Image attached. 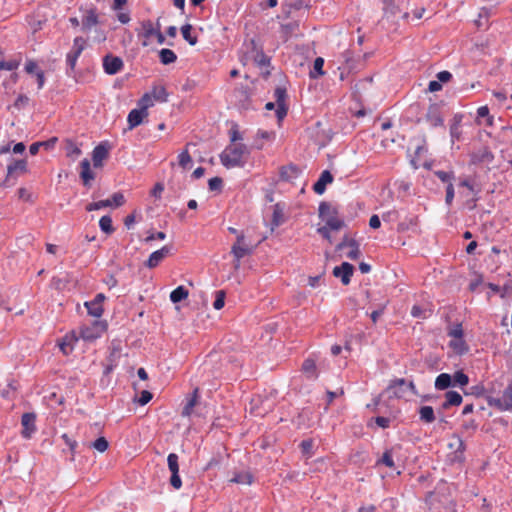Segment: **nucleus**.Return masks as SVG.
<instances>
[{
    "label": "nucleus",
    "mask_w": 512,
    "mask_h": 512,
    "mask_svg": "<svg viewBox=\"0 0 512 512\" xmlns=\"http://www.w3.org/2000/svg\"><path fill=\"white\" fill-rule=\"evenodd\" d=\"M377 464H383L389 468H393L394 461L392 458L391 450H386L381 459L378 460Z\"/></svg>",
    "instance_id": "48"
},
{
    "label": "nucleus",
    "mask_w": 512,
    "mask_h": 512,
    "mask_svg": "<svg viewBox=\"0 0 512 512\" xmlns=\"http://www.w3.org/2000/svg\"><path fill=\"white\" fill-rule=\"evenodd\" d=\"M435 175L442 181V182H448L451 183V180L453 179L454 175L452 172H446V171H436Z\"/></svg>",
    "instance_id": "59"
},
{
    "label": "nucleus",
    "mask_w": 512,
    "mask_h": 512,
    "mask_svg": "<svg viewBox=\"0 0 512 512\" xmlns=\"http://www.w3.org/2000/svg\"><path fill=\"white\" fill-rule=\"evenodd\" d=\"M86 40L82 37H76L73 41L72 50L67 54L66 62L71 70H74L77 59L85 48Z\"/></svg>",
    "instance_id": "6"
},
{
    "label": "nucleus",
    "mask_w": 512,
    "mask_h": 512,
    "mask_svg": "<svg viewBox=\"0 0 512 512\" xmlns=\"http://www.w3.org/2000/svg\"><path fill=\"white\" fill-rule=\"evenodd\" d=\"M449 448L454 449L455 458L461 459L463 457V453L465 451V444L462 438L457 435L453 434L451 437V441L449 443Z\"/></svg>",
    "instance_id": "20"
},
{
    "label": "nucleus",
    "mask_w": 512,
    "mask_h": 512,
    "mask_svg": "<svg viewBox=\"0 0 512 512\" xmlns=\"http://www.w3.org/2000/svg\"><path fill=\"white\" fill-rule=\"evenodd\" d=\"M298 27L297 23H287L281 25V32L284 35L285 40L293 33V31Z\"/></svg>",
    "instance_id": "52"
},
{
    "label": "nucleus",
    "mask_w": 512,
    "mask_h": 512,
    "mask_svg": "<svg viewBox=\"0 0 512 512\" xmlns=\"http://www.w3.org/2000/svg\"><path fill=\"white\" fill-rule=\"evenodd\" d=\"M353 272L354 266L348 262H343L340 266H336L333 269V275L335 277H340L341 282L344 285H348L350 283Z\"/></svg>",
    "instance_id": "11"
},
{
    "label": "nucleus",
    "mask_w": 512,
    "mask_h": 512,
    "mask_svg": "<svg viewBox=\"0 0 512 512\" xmlns=\"http://www.w3.org/2000/svg\"><path fill=\"white\" fill-rule=\"evenodd\" d=\"M28 102H29V98L26 95L21 94L15 100L13 106L17 110H20V109L24 108L28 104Z\"/></svg>",
    "instance_id": "56"
},
{
    "label": "nucleus",
    "mask_w": 512,
    "mask_h": 512,
    "mask_svg": "<svg viewBox=\"0 0 512 512\" xmlns=\"http://www.w3.org/2000/svg\"><path fill=\"white\" fill-rule=\"evenodd\" d=\"M263 401L260 396H257L251 400V413L255 414L256 416H263L265 413L268 412L267 409L260 410L259 405L262 404Z\"/></svg>",
    "instance_id": "37"
},
{
    "label": "nucleus",
    "mask_w": 512,
    "mask_h": 512,
    "mask_svg": "<svg viewBox=\"0 0 512 512\" xmlns=\"http://www.w3.org/2000/svg\"><path fill=\"white\" fill-rule=\"evenodd\" d=\"M85 306L88 310L89 315H91V316L100 317L103 313L102 305L98 304L97 302H94V301L86 302Z\"/></svg>",
    "instance_id": "35"
},
{
    "label": "nucleus",
    "mask_w": 512,
    "mask_h": 512,
    "mask_svg": "<svg viewBox=\"0 0 512 512\" xmlns=\"http://www.w3.org/2000/svg\"><path fill=\"white\" fill-rule=\"evenodd\" d=\"M199 398V388L196 387L193 390L192 395L188 399L186 405L183 407L181 415L183 417H189L192 414L193 408L197 405Z\"/></svg>",
    "instance_id": "21"
},
{
    "label": "nucleus",
    "mask_w": 512,
    "mask_h": 512,
    "mask_svg": "<svg viewBox=\"0 0 512 512\" xmlns=\"http://www.w3.org/2000/svg\"><path fill=\"white\" fill-rule=\"evenodd\" d=\"M192 29L193 28L191 24H185L181 27V34L190 45L194 46L196 45L198 39L197 36H193L191 34Z\"/></svg>",
    "instance_id": "31"
},
{
    "label": "nucleus",
    "mask_w": 512,
    "mask_h": 512,
    "mask_svg": "<svg viewBox=\"0 0 512 512\" xmlns=\"http://www.w3.org/2000/svg\"><path fill=\"white\" fill-rule=\"evenodd\" d=\"M325 226L331 230L338 231L344 226V221L337 217V214L330 215L325 219Z\"/></svg>",
    "instance_id": "28"
},
{
    "label": "nucleus",
    "mask_w": 512,
    "mask_h": 512,
    "mask_svg": "<svg viewBox=\"0 0 512 512\" xmlns=\"http://www.w3.org/2000/svg\"><path fill=\"white\" fill-rule=\"evenodd\" d=\"M139 109L148 112V108L153 106V100L150 93H145L138 101Z\"/></svg>",
    "instance_id": "43"
},
{
    "label": "nucleus",
    "mask_w": 512,
    "mask_h": 512,
    "mask_svg": "<svg viewBox=\"0 0 512 512\" xmlns=\"http://www.w3.org/2000/svg\"><path fill=\"white\" fill-rule=\"evenodd\" d=\"M189 295L188 290L184 286H178L174 289L170 294V300L173 303H178L182 300H185Z\"/></svg>",
    "instance_id": "25"
},
{
    "label": "nucleus",
    "mask_w": 512,
    "mask_h": 512,
    "mask_svg": "<svg viewBox=\"0 0 512 512\" xmlns=\"http://www.w3.org/2000/svg\"><path fill=\"white\" fill-rule=\"evenodd\" d=\"M36 415L35 413H24L21 418L22 436L26 439L31 438L32 434L36 431Z\"/></svg>",
    "instance_id": "9"
},
{
    "label": "nucleus",
    "mask_w": 512,
    "mask_h": 512,
    "mask_svg": "<svg viewBox=\"0 0 512 512\" xmlns=\"http://www.w3.org/2000/svg\"><path fill=\"white\" fill-rule=\"evenodd\" d=\"M108 155L109 149L105 143L97 145L92 152L93 166L95 168H101L103 166V160L107 159Z\"/></svg>",
    "instance_id": "12"
},
{
    "label": "nucleus",
    "mask_w": 512,
    "mask_h": 512,
    "mask_svg": "<svg viewBox=\"0 0 512 512\" xmlns=\"http://www.w3.org/2000/svg\"><path fill=\"white\" fill-rule=\"evenodd\" d=\"M99 226L101 230L106 234H112L114 232V227L110 216H102L99 221Z\"/></svg>",
    "instance_id": "36"
},
{
    "label": "nucleus",
    "mask_w": 512,
    "mask_h": 512,
    "mask_svg": "<svg viewBox=\"0 0 512 512\" xmlns=\"http://www.w3.org/2000/svg\"><path fill=\"white\" fill-rule=\"evenodd\" d=\"M123 67V60L118 56L106 55L103 58L104 71L109 75L118 73Z\"/></svg>",
    "instance_id": "8"
},
{
    "label": "nucleus",
    "mask_w": 512,
    "mask_h": 512,
    "mask_svg": "<svg viewBox=\"0 0 512 512\" xmlns=\"http://www.w3.org/2000/svg\"><path fill=\"white\" fill-rule=\"evenodd\" d=\"M142 36L146 39H150L157 32V26L155 27L152 21L145 20L141 23Z\"/></svg>",
    "instance_id": "29"
},
{
    "label": "nucleus",
    "mask_w": 512,
    "mask_h": 512,
    "mask_svg": "<svg viewBox=\"0 0 512 512\" xmlns=\"http://www.w3.org/2000/svg\"><path fill=\"white\" fill-rule=\"evenodd\" d=\"M170 251L169 246H163L161 249L154 251L145 262V266L149 269L157 267L170 254Z\"/></svg>",
    "instance_id": "10"
},
{
    "label": "nucleus",
    "mask_w": 512,
    "mask_h": 512,
    "mask_svg": "<svg viewBox=\"0 0 512 512\" xmlns=\"http://www.w3.org/2000/svg\"><path fill=\"white\" fill-rule=\"evenodd\" d=\"M28 172L27 161L25 159L14 160L7 167V175L3 181V185L11 186L14 183H11L12 178H17L19 175L25 174Z\"/></svg>",
    "instance_id": "5"
},
{
    "label": "nucleus",
    "mask_w": 512,
    "mask_h": 512,
    "mask_svg": "<svg viewBox=\"0 0 512 512\" xmlns=\"http://www.w3.org/2000/svg\"><path fill=\"white\" fill-rule=\"evenodd\" d=\"M448 335L453 337L454 339H463V329L461 324H457L454 326L449 332Z\"/></svg>",
    "instance_id": "58"
},
{
    "label": "nucleus",
    "mask_w": 512,
    "mask_h": 512,
    "mask_svg": "<svg viewBox=\"0 0 512 512\" xmlns=\"http://www.w3.org/2000/svg\"><path fill=\"white\" fill-rule=\"evenodd\" d=\"M98 15L95 9H89L85 12L81 21V29L83 32H89L93 27L98 24Z\"/></svg>",
    "instance_id": "14"
},
{
    "label": "nucleus",
    "mask_w": 512,
    "mask_h": 512,
    "mask_svg": "<svg viewBox=\"0 0 512 512\" xmlns=\"http://www.w3.org/2000/svg\"><path fill=\"white\" fill-rule=\"evenodd\" d=\"M81 171L80 178L85 187H90L91 182L95 179V173L91 170L89 159L85 158L80 163Z\"/></svg>",
    "instance_id": "13"
},
{
    "label": "nucleus",
    "mask_w": 512,
    "mask_h": 512,
    "mask_svg": "<svg viewBox=\"0 0 512 512\" xmlns=\"http://www.w3.org/2000/svg\"><path fill=\"white\" fill-rule=\"evenodd\" d=\"M454 198V187L452 183H449L446 187V197L445 201L448 205H450Z\"/></svg>",
    "instance_id": "61"
},
{
    "label": "nucleus",
    "mask_w": 512,
    "mask_h": 512,
    "mask_svg": "<svg viewBox=\"0 0 512 512\" xmlns=\"http://www.w3.org/2000/svg\"><path fill=\"white\" fill-rule=\"evenodd\" d=\"M110 200L112 202V206L114 207H120L125 203L124 195L120 192L114 193Z\"/></svg>",
    "instance_id": "55"
},
{
    "label": "nucleus",
    "mask_w": 512,
    "mask_h": 512,
    "mask_svg": "<svg viewBox=\"0 0 512 512\" xmlns=\"http://www.w3.org/2000/svg\"><path fill=\"white\" fill-rule=\"evenodd\" d=\"M241 139H242V136H241L240 132L238 131L237 127L234 126L230 130V141H231V144H236L235 142H237L238 140H241Z\"/></svg>",
    "instance_id": "63"
},
{
    "label": "nucleus",
    "mask_w": 512,
    "mask_h": 512,
    "mask_svg": "<svg viewBox=\"0 0 512 512\" xmlns=\"http://www.w3.org/2000/svg\"><path fill=\"white\" fill-rule=\"evenodd\" d=\"M150 95L156 101L166 102L168 100V93L164 86H154Z\"/></svg>",
    "instance_id": "30"
},
{
    "label": "nucleus",
    "mask_w": 512,
    "mask_h": 512,
    "mask_svg": "<svg viewBox=\"0 0 512 512\" xmlns=\"http://www.w3.org/2000/svg\"><path fill=\"white\" fill-rule=\"evenodd\" d=\"M21 64V59H10L7 61H0V70H9L14 71L16 70Z\"/></svg>",
    "instance_id": "40"
},
{
    "label": "nucleus",
    "mask_w": 512,
    "mask_h": 512,
    "mask_svg": "<svg viewBox=\"0 0 512 512\" xmlns=\"http://www.w3.org/2000/svg\"><path fill=\"white\" fill-rule=\"evenodd\" d=\"M488 404L501 411H512V381L504 389L502 396L489 397Z\"/></svg>",
    "instance_id": "4"
},
{
    "label": "nucleus",
    "mask_w": 512,
    "mask_h": 512,
    "mask_svg": "<svg viewBox=\"0 0 512 512\" xmlns=\"http://www.w3.org/2000/svg\"><path fill=\"white\" fill-rule=\"evenodd\" d=\"M166 238V234L164 232H157V233H151L150 235H148L146 238H145V242L146 243H149L155 239H158V240H164Z\"/></svg>",
    "instance_id": "62"
},
{
    "label": "nucleus",
    "mask_w": 512,
    "mask_h": 512,
    "mask_svg": "<svg viewBox=\"0 0 512 512\" xmlns=\"http://www.w3.org/2000/svg\"><path fill=\"white\" fill-rule=\"evenodd\" d=\"M450 346L458 354H464L468 351V347L463 339H453L450 342Z\"/></svg>",
    "instance_id": "42"
},
{
    "label": "nucleus",
    "mask_w": 512,
    "mask_h": 512,
    "mask_svg": "<svg viewBox=\"0 0 512 512\" xmlns=\"http://www.w3.org/2000/svg\"><path fill=\"white\" fill-rule=\"evenodd\" d=\"M37 63L33 60H29L26 62L25 64V71L28 73V74H33L37 72Z\"/></svg>",
    "instance_id": "64"
},
{
    "label": "nucleus",
    "mask_w": 512,
    "mask_h": 512,
    "mask_svg": "<svg viewBox=\"0 0 512 512\" xmlns=\"http://www.w3.org/2000/svg\"><path fill=\"white\" fill-rule=\"evenodd\" d=\"M159 58L160 62L164 65L172 64L177 60L176 54L168 48L160 50Z\"/></svg>",
    "instance_id": "26"
},
{
    "label": "nucleus",
    "mask_w": 512,
    "mask_h": 512,
    "mask_svg": "<svg viewBox=\"0 0 512 512\" xmlns=\"http://www.w3.org/2000/svg\"><path fill=\"white\" fill-rule=\"evenodd\" d=\"M323 65H324V59L321 57H317L314 60L313 70L310 71V77L313 79H316L319 76L324 75Z\"/></svg>",
    "instance_id": "32"
},
{
    "label": "nucleus",
    "mask_w": 512,
    "mask_h": 512,
    "mask_svg": "<svg viewBox=\"0 0 512 512\" xmlns=\"http://www.w3.org/2000/svg\"><path fill=\"white\" fill-rule=\"evenodd\" d=\"M147 116L148 112H143L140 109L131 110L127 117L128 128L132 130L135 127L139 126L143 122V119Z\"/></svg>",
    "instance_id": "17"
},
{
    "label": "nucleus",
    "mask_w": 512,
    "mask_h": 512,
    "mask_svg": "<svg viewBox=\"0 0 512 512\" xmlns=\"http://www.w3.org/2000/svg\"><path fill=\"white\" fill-rule=\"evenodd\" d=\"M66 153L68 157L75 159L81 155L82 151L74 141L67 140Z\"/></svg>",
    "instance_id": "33"
},
{
    "label": "nucleus",
    "mask_w": 512,
    "mask_h": 512,
    "mask_svg": "<svg viewBox=\"0 0 512 512\" xmlns=\"http://www.w3.org/2000/svg\"><path fill=\"white\" fill-rule=\"evenodd\" d=\"M384 14L387 16L395 15L398 11V7L394 5L393 0H384Z\"/></svg>",
    "instance_id": "50"
},
{
    "label": "nucleus",
    "mask_w": 512,
    "mask_h": 512,
    "mask_svg": "<svg viewBox=\"0 0 512 512\" xmlns=\"http://www.w3.org/2000/svg\"><path fill=\"white\" fill-rule=\"evenodd\" d=\"M427 121L432 126H441L443 125V117L441 115L440 108L437 104H432L429 106L426 114Z\"/></svg>",
    "instance_id": "16"
},
{
    "label": "nucleus",
    "mask_w": 512,
    "mask_h": 512,
    "mask_svg": "<svg viewBox=\"0 0 512 512\" xmlns=\"http://www.w3.org/2000/svg\"><path fill=\"white\" fill-rule=\"evenodd\" d=\"M254 247L251 246L247 241L244 233L238 234L236 241L231 247V254L234 257L233 268L235 271L240 269L241 259L245 256L253 253Z\"/></svg>",
    "instance_id": "2"
},
{
    "label": "nucleus",
    "mask_w": 512,
    "mask_h": 512,
    "mask_svg": "<svg viewBox=\"0 0 512 512\" xmlns=\"http://www.w3.org/2000/svg\"><path fill=\"white\" fill-rule=\"evenodd\" d=\"M348 247L350 248V251L348 252L347 257L351 260H357L361 256L358 242L356 240H351L348 242Z\"/></svg>",
    "instance_id": "38"
},
{
    "label": "nucleus",
    "mask_w": 512,
    "mask_h": 512,
    "mask_svg": "<svg viewBox=\"0 0 512 512\" xmlns=\"http://www.w3.org/2000/svg\"><path fill=\"white\" fill-rule=\"evenodd\" d=\"M152 399V393L148 390H143L138 399L140 405H146Z\"/></svg>",
    "instance_id": "60"
},
{
    "label": "nucleus",
    "mask_w": 512,
    "mask_h": 512,
    "mask_svg": "<svg viewBox=\"0 0 512 512\" xmlns=\"http://www.w3.org/2000/svg\"><path fill=\"white\" fill-rule=\"evenodd\" d=\"M225 297H226V293L224 290H218L215 292V301L213 303V307L216 310H220L224 307Z\"/></svg>",
    "instance_id": "45"
},
{
    "label": "nucleus",
    "mask_w": 512,
    "mask_h": 512,
    "mask_svg": "<svg viewBox=\"0 0 512 512\" xmlns=\"http://www.w3.org/2000/svg\"><path fill=\"white\" fill-rule=\"evenodd\" d=\"M300 448L304 455L310 457L312 454L313 441L311 439L303 440L300 444Z\"/></svg>",
    "instance_id": "53"
},
{
    "label": "nucleus",
    "mask_w": 512,
    "mask_h": 512,
    "mask_svg": "<svg viewBox=\"0 0 512 512\" xmlns=\"http://www.w3.org/2000/svg\"><path fill=\"white\" fill-rule=\"evenodd\" d=\"M92 447L97 451L103 453L108 449L109 443L105 437H99L92 443Z\"/></svg>",
    "instance_id": "47"
},
{
    "label": "nucleus",
    "mask_w": 512,
    "mask_h": 512,
    "mask_svg": "<svg viewBox=\"0 0 512 512\" xmlns=\"http://www.w3.org/2000/svg\"><path fill=\"white\" fill-rule=\"evenodd\" d=\"M107 329L105 322L94 320L90 324H85L80 329L81 337L86 341H94L99 338Z\"/></svg>",
    "instance_id": "3"
},
{
    "label": "nucleus",
    "mask_w": 512,
    "mask_h": 512,
    "mask_svg": "<svg viewBox=\"0 0 512 512\" xmlns=\"http://www.w3.org/2000/svg\"><path fill=\"white\" fill-rule=\"evenodd\" d=\"M274 96H275V101H276V104L277 105H286L285 104V99H286V90L284 88H281V87H277L275 89V92H274Z\"/></svg>",
    "instance_id": "51"
},
{
    "label": "nucleus",
    "mask_w": 512,
    "mask_h": 512,
    "mask_svg": "<svg viewBox=\"0 0 512 512\" xmlns=\"http://www.w3.org/2000/svg\"><path fill=\"white\" fill-rule=\"evenodd\" d=\"M222 183L223 181L220 177H213L208 181L209 189L211 191L220 190L222 187Z\"/></svg>",
    "instance_id": "57"
},
{
    "label": "nucleus",
    "mask_w": 512,
    "mask_h": 512,
    "mask_svg": "<svg viewBox=\"0 0 512 512\" xmlns=\"http://www.w3.org/2000/svg\"><path fill=\"white\" fill-rule=\"evenodd\" d=\"M453 386L452 376L448 373H441L436 377L435 388L437 390H446Z\"/></svg>",
    "instance_id": "23"
},
{
    "label": "nucleus",
    "mask_w": 512,
    "mask_h": 512,
    "mask_svg": "<svg viewBox=\"0 0 512 512\" xmlns=\"http://www.w3.org/2000/svg\"><path fill=\"white\" fill-rule=\"evenodd\" d=\"M249 151L244 144H230L220 154L222 165L228 169L234 167H243L245 164V156Z\"/></svg>",
    "instance_id": "1"
},
{
    "label": "nucleus",
    "mask_w": 512,
    "mask_h": 512,
    "mask_svg": "<svg viewBox=\"0 0 512 512\" xmlns=\"http://www.w3.org/2000/svg\"><path fill=\"white\" fill-rule=\"evenodd\" d=\"M445 401L442 403V409L447 410L452 406H459L462 403V396L456 391H448L444 395Z\"/></svg>",
    "instance_id": "19"
},
{
    "label": "nucleus",
    "mask_w": 512,
    "mask_h": 512,
    "mask_svg": "<svg viewBox=\"0 0 512 512\" xmlns=\"http://www.w3.org/2000/svg\"><path fill=\"white\" fill-rule=\"evenodd\" d=\"M453 386L464 387L469 383V377L461 370L456 371L452 376Z\"/></svg>",
    "instance_id": "34"
},
{
    "label": "nucleus",
    "mask_w": 512,
    "mask_h": 512,
    "mask_svg": "<svg viewBox=\"0 0 512 512\" xmlns=\"http://www.w3.org/2000/svg\"><path fill=\"white\" fill-rule=\"evenodd\" d=\"M301 370L307 379L316 380L319 376L316 362L312 358H307L304 360Z\"/></svg>",
    "instance_id": "18"
},
{
    "label": "nucleus",
    "mask_w": 512,
    "mask_h": 512,
    "mask_svg": "<svg viewBox=\"0 0 512 512\" xmlns=\"http://www.w3.org/2000/svg\"><path fill=\"white\" fill-rule=\"evenodd\" d=\"M420 420L424 423H432L435 421V413L431 406H422L419 409Z\"/></svg>",
    "instance_id": "24"
},
{
    "label": "nucleus",
    "mask_w": 512,
    "mask_h": 512,
    "mask_svg": "<svg viewBox=\"0 0 512 512\" xmlns=\"http://www.w3.org/2000/svg\"><path fill=\"white\" fill-rule=\"evenodd\" d=\"M192 163V158L188 152L187 149H185L184 151H182L179 155H178V164L183 168V169H188L190 167V164Z\"/></svg>",
    "instance_id": "41"
},
{
    "label": "nucleus",
    "mask_w": 512,
    "mask_h": 512,
    "mask_svg": "<svg viewBox=\"0 0 512 512\" xmlns=\"http://www.w3.org/2000/svg\"><path fill=\"white\" fill-rule=\"evenodd\" d=\"M333 175L330 171L324 170L318 181L313 185V190L315 193L321 195L325 192L327 184H330L333 182Z\"/></svg>",
    "instance_id": "15"
},
{
    "label": "nucleus",
    "mask_w": 512,
    "mask_h": 512,
    "mask_svg": "<svg viewBox=\"0 0 512 512\" xmlns=\"http://www.w3.org/2000/svg\"><path fill=\"white\" fill-rule=\"evenodd\" d=\"M478 117H487V124L492 125L493 124V117L489 116V108L487 106H481L477 110Z\"/></svg>",
    "instance_id": "54"
},
{
    "label": "nucleus",
    "mask_w": 512,
    "mask_h": 512,
    "mask_svg": "<svg viewBox=\"0 0 512 512\" xmlns=\"http://www.w3.org/2000/svg\"><path fill=\"white\" fill-rule=\"evenodd\" d=\"M252 475L250 473H240L235 475L234 478L231 479V482L237 484H251L252 483Z\"/></svg>",
    "instance_id": "46"
},
{
    "label": "nucleus",
    "mask_w": 512,
    "mask_h": 512,
    "mask_svg": "<svg viewBox=\"0 0 512 512\" xmlns=\"http://www.w3.org/2000/svg\"><path fill=\"white\" fill-rule=\"evenodd\" d=\"M168 467L171 471L170 484L175 489H180L182 486V481L179 476V464H178V456L175 453H170L167 458Z\"/></svg>",
    "instance_id": "7"
},
{
    "label": "nucleus",
    "mask_w": 512,
    "mask_h": 512,
    "mask_svg": "<svg viewBox=\"0 0 512 512\" xmlns=\"http://www.w3.org/2000/svg\"><path fill=\"white\" fill-rule=\"evenodd\" d=\"M284 222V213L283 209L280 207L279 204H276L273 209V215H272V229L275 227L280 226Z\"/></svg>",
    "instance_id": "27"
},
{
    "label": "nucleus",
    "mask_w": 512,
    "mask_h": 512,
    "mask_svg": "<svg viewBox=\"0 0 512 512\" xmlns=\"http://www.w3.org/2000/svg\"><path fill=\"white\" fill-rule=\"evenodd\" d=\"M337 214L336 209L332 208L327 202H321L319 205V216L326 219L330 215Z\"/></svg>",
    "instance_id": "39"
},
{
    "label": "nucleus",
    "mask_w": 512,
    "mask_h": 512,
    "mask_svg": "<svg viewBox=\"0 0 512 512\" xmlns=\"http://www.w3.org/2000/svg\"><path fill=\"white\" fill-rule=\"evenodd\" d=\"M110 206H112L111 200L110 199H106V200H100V201H97V202L89 203L86 206V210L90 212V211L99 210V209H102V208H105V207H110Z\"/></svg>",
    "instance_id": "44"
},
{
    "label": "nucleus",
    "mask_w": 512,
    "mask_h": 512,
    "mask_svg": "<svg viewBox=\"0 0 512 512\" xmlns=\"http://www.w3.org/2000/svg\"><path fill=\"white\" fill-rule=\"evenodd\" d=\"M300 170L297 166L290 164L283 166L280 170V177L283 180L289 181L298 177Z\"/></svg>",
    "instance_id": "22"
},
{
    "label": "nucleus",
    "mask_w": 512,
    "mask_h": 512,
    "mask_svg": "<svg viewBox=\"0 0 512 512\" xmlns=\"http://www.w3.org/2000/svg\"><path fill=\"white\" fill-rule=\"evenodd\" d=\"M254 61L258 66H268L270 64V58L267 57L262 50L257 51Z\"/></svg>",
    "instance_id": "49"
}]
</instances>
